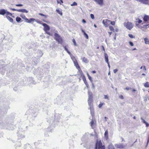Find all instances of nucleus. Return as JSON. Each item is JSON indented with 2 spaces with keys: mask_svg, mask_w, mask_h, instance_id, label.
<instances>
[{
  "mask_svg": "<svg viewBox=\"0 0 149 149\" xmlns=\"http://www.w3.org/2000/svg\"><path fill=\"white\" fill-rule=\"evenodd\" d=\"M136 21L135 22V25L138 28L140 29H146L147 26L149 27V24L144 25V23L142 20L139 18L136 19Z\"/></svg>",
  "mask_w": 149,
  "mask_h": 149,
  "instance_id": "1",
  "label": "nucleus"
},
{
  "mask_svg": "<svg viewBox=\"0 0 149 149\" xmlns=\"http://www.w3.org/2000/svg\"><path fill=\"white\" fill-rule=\"evenodd\" d=\"M88 102L89 106V108L90 110L91 113L92 114V113H93V96L92 94L89 95Z\"/></svg>",
  "mask_w": 149,
  "mask_h": 149,
  "instance_id": "2",
  "label": "nucleus"
},
{
  "mask_svg": "<svg viewBox=\"0 0 149 149\" xmlns=\"http://www.w3.org/2000/svg\"><path fill=\"white\" fill-rule=\"evenodd\" d=\"M54 39L56 40L58 44H62L63 42V40L60 35L57 33L54 34Z\"/></svg>",
  "mask_w": 149,
  "mask_h": 149,
  "instance_id": "3",
  "label": "nucleus"
},
{
  "mask_svg": "<svg viewBox=\"0 0 149 149\" xmlns=\"http://www.w3.org/2000/svg\"><path fill=\"white\" fill-rule=\"evenodd\" d=\"M104 146H103L102 143L100 140L98 141H97L95 144V149H104Z\"/></svg>",
  "mask_w": 149,
  "mask_h": 149,
  "instance_id": "4",
  "label": "nucleus"
},
{
  "mask_svg": "<svg viewBox=\"0 0 149 149\" xmlns=\"http://www.w3.org/2000/svg\"><path fill=\"white\" fill-rule=\"evenodd\" d=\"M6 16L7 19L10 22H13V19L11 18L10 17H14L13 16V15L11 13L7 11L6 13Z\"/></svg>",
  "mask_w": 149,
  "mask_h": 149,
  "instance_id": "5",
  "label": "nucleus"
},
{
  "mask_svg": "<svg viewBox=\"0 0 149 149\" xmlns=\"http://www.w3.org/2000/svg\"><path fill=\"white\" fill-rule=\"evenodd\" d=\"M124 25L127 29L129 30H131L133 27L132 23L129 22L124 23Z\"/></svg>",
  "mask_w": 149,
  "mask_h": 149,
  "instance_id": "6",
  "label": "nucleus"
},
{
  "mask_svg": "<svg viewBox=\"0 0 149 149\" xmlns=\"http://www.w3.org/2000/svg\"><path fill=\"white\" fill-rule=\"evenodd\" d=\"M42 25L44 27V31L47 34L50 35V33L48 32V31L50 30V29L49 26L45 23L43 24Z\"/></svg>",
  "mask_w": 149,
  "mask_h": 149,
  "instance_id": "7",
  "label": "nucleus"
},
{
  "mask_svg": "<svg viewBox=\"0 0 149 149\" xmlns=\"http://www.w3.org/2000/svg\"><path fill=\"white\" fill-rule=\"evenodd\" d=\"M110 23V20L108 19H104L102 21V23L106 27H107L109 26Z\"/></svg>",
  "mask_w": 149,
  "mask_h": 149,
  "instance_id": "8",
  "label": "nucleus"
},
{
  "mask_svg": "<svg viewBox=\"0 0 149 149\" xmlns=\"http://www.w3.org/2000/svg\"><path fill=\"white\" fill-rule=\"evenodd\" d=\"M74 63L75 66L76 67V68L79 70V71L80 72V73H82L83 72L76 60L75 59V61H74Z\"/></svg>",
  "mask_w": 149,
  "mask_h": 149,
  "instance_id": "9",
  "label": "nucleus"
},
{
  "mask_svg": "<svg viewBox=\"0 0 149 149\" xmlns=\"http://www.w3.org/2000/svg\"><path fill=\"white\" fill-rule=\"evenodd\" d=\"M104 58L105 59V61L106 63H107L108 66L109 68H110V66L109 62L108 56L107 54L106 53H104Z\"/></svg>",
  "mask_w": 149,
  "mask_h": 149,
  "instance_id": "10",
  "label": "nucleus"
},
{
  "mask_svg": "<svg viewBox=\"0 0 149 149\" xmlns=\"http://www.w3.org/2000/svg\"><path fill=\"white\" fill-rule=\"evenodd\" d=\"M81 76L82 77V79H83V81H84V83L86 85L87 87V88H88L89 87V85L88 84L87 82L86 81V78H85V76L83 74V73H81Z\"/></svg>",
  "mask_w": 149,
  "mask_h": 149,
  "instance_id": "11",
  "label": "nucleus"
},
{
  "mask_svg": "<svg viewBox=\"0 0 149 149\" xmlns=\"http://www.w3.org/2000/svg\"><path fill=\"white\" fill-rule=\"evenodd\" d=\"M94 1L101 6H103L104 4L103 0H94Z\"/></svg>",
  "mask_w": 149,
  "mask_h": 149,
  "instance_id": "12",
  "label": "nucleus"
},
{
  "mask_svg": "<svg viewBox=\"0 0 149 149\" xmlns=\"http://www.w3.org/2000/svg\"><path fill=\"white\" fill-rule=\"evenodd\" d=\"M143 19L144 22H147L149 21V16L145 15L144 16Z\"/></svg>",
  "mask_w": 149,
  "mask_h": 149,
  "instance_id": "13",
  "label": "nucleus"
},
{
  "mask_svg": "<svg viewBox=\"0 0 149 149\" xmlns=\"http://www.w3.org/2000/svg\"><path fill=\"white\" fill-rule=\"evenodd\" d=\"M35 19L33 18H31L29 20L27 18L25 19V21L29 23H31L32 22H33L35 20Z\"/></svg>",
  "mask_w": 149,
  "mask_h": 149,
  "instance_id": "14",
  "label": "nucleus"
},
{
  "mask_svg": "<svg viewBox=\"0 0 149 149\" xmlns=\"http://www.w3.org/2000/svg\"><path fill=\"white\" fill-rule=\"evenodd\" d=\"M115 146L118 148H123L125 146L122 144H116Z\"/></svg>",
  "mask_w": 149,
  "mask_h": 149,
  "instance_id": "15",
  "label": "nucleus"
},
{
  "mask_svg": "<svg viewBox=\"0 0 149 149\" xmlns=\"http://www.w3.org/2000/svg\"><path fill=\"white\" fill-rule=\"evenodd\" d=\"M18 12L22 13H28V11L26 9H18Z\"/></svg>",
  "mask_w": 149,
  "mask_h": 149,
  "instance_id": "16",
  "label": "nucleus"
},
{
  "mask_svg": "<svg viewBox=\"0 0 149 149\" xmlns=\"http://www.w3.org/2000/svg\"><path fill=\"white\" fill-rule=\"evenodd\" d=\"M81 59L82 60V61L85 63H88V60L87 59V58H86L85 57H83L81 58Z\"/></svg>",
  "mask_w": 149,
  "mask_h": 149,
  "instance_id": "17",
  "label": "nucleus"
},
{
  "mask_svg": "<svg viewBox=\"0 0 149 149\" xmlns=\"http://www.w3.org/2000/svg\"><path fill=\"white\" fill-rule=\"evenodd\" d=\"M6 12L4 9H1L0 10V15H3L6 14Z\"/></svg>",
  "mask_w": 149,
  "mask_h": 149,
  "instance_id": "18",
  "label": "nucleus"
},
{
  "mask_svg": "<svg viewBox=\"0 0 149 149\" xmlns=\"http://www.w3.org/2000/svg\"><path fill=\"white\" fill-rule=\"evenodd\" d=\"M81 31L83 33L85 37L87 39H88V35L84 31L83 29H81Z\"/></svg>",
  "mask_w": 149,
  "mask_h": 149,
  "instance_id": "19",
  "label": "nucleus"
},
{
  "mask_svg": "<svg viewBox=\"0 0 149 149\" xmlns=\"http://www.w3.org/2000/svg\"><path fill=\"white\" fill-rule=\"evenodd\" d=\"M108 149H115L114 147L113 146L112 144L110 143L107 147Z\"/></svg>",
  "mask_w": 149,
  "mask_h": 149,
  "instance_id": "20",
  "label": "nucleus"
},
{
  "mask_svg": "<svg viewBox=\"0 0 149 149\" xmlns=\"http://www.w3.org/2000/svg\"><path fill=\"white\" fill-rule=\"evenodd\" d=\"M145 43L146 44L149 45V39L147 38H145L144 39Z\"/></svg>",
  "mask_w": 149,
  "mask_h": 149,
  "instance_id": "21",
  "label": "nucleus"
},
{
  "mask_svg": "<svg viewBox=\"0 0 149 149\" xmlns=\"http://www.w3.org/2000/svg\"><path fill=\"white\" fill-rule=\"evenodd\" d=\"M108 131L107 130L106 131L104 134V136L106 139H108Z\"/></svg>",
  "mask_w": 149,
  "mask_h": 149,
  "instance_id": "22",
  "label": "nucleus"
},
{
  "mask_svg": "<svg viewBox=\"0 0 149 149\" xmlns=\"http://www.w3.org/2000/svg\"><path fill=\"white\" fill-rule=\"evenodd\" d=\"M144 86L146 88L149 87V82H146L144 84Z\"/></svg>",
  "mask_w": 149,
  "mask_h": 149,
  "instance_id": "23",
  "label": "nucleus"
},
{
  "mask_svg": "<svg viewBox=\"0 0 149 149\" xmlns=\"http://www.w3.org/2000/svg\"><path fill=\"white\" fill-rule=\"evenodd\" d=\"M109 26V28L111 31H112L113 32H114L115 31L114 28L113 26Z\"/></svg>",
  "mask_w": 149,
  "mask_h": 149,
  "instance_id": "24",
  "label": "nucleus"
},
{
  "mask_svg": "<svg viewBox=\"0 0 149 149\" xmlns=\"http://www.w3.org/2000/svg\"><path fill=\"white\" fill-rule=\"evenodd\" d=\"M56 12L58 13L60 15H63V13H62V12L60 10H59V9H57L56 10Z\"/></svg>",
  "mask_w": 149,
  "mask_h": 149,
  "instance_id": "25",
  "label": "nucleus"
},
{
  "mask_svg": "<svg viewBox=\"0 0 149 149\" xmlns=\"http://www.w3.org/2000/svg\"><path fill=\"white\" fill-rule=\"evenodd\" d=\"M21 20V19L19 17H17L16 18V21L18 22H20Z\"/></svg>",
  "mask_w": 149,
  "mask_h": 149,
  "instance_id": "26",
  "label": "nucleus"
},
{
  "mask_svg": "<svg viewBox=\"0 0 149 149\" xmlns=\"http://www.w3.org/2000/svg\"><path fill=\"white\" fill-rule=\"evenodd\" d=\"M125 90H132L133 91H136V90L134 89H132V88L129 87H126L125 89H124Z\"/></svg>",
  "mask_w": 149,
  "mask_h": 149,
  "instance_id": "27",
  "label": "nucleus"
},
{
  "mask_svg": "<svg viewBox=\"0 0 149 149\" xmlns=\"http://www.w3.org/2000/svg\"><path fill=\"white\" fill-rule=\"evenodd\" d=\"M104 104V103L100 102V104H99L98 106V107L99 108H101V107L103 106V105Z\"/></svg>",
  "mask_w": 149,
  "mask_h": 149,
  "instance_id": "28",
  "label": "nucleus"
},
{
  "mask_svg": "<svg viewBox=\"0 0 149 149\" xmlns=\"http://www.w3.org/2000/svg\"><path fill=\"white\" fill-rule=\"evenodd\" d=\"M87 75L88 76V78L92 82V77H91V76L88 74H87Z\"/></svg>",
  "mask_w": 149,
  "mask_h": 149,
  "instance_id": "29",
  "label": "nucleus"
},
{
  "mask_svg": "<svg viewBox=\"0 0 149 149\" xmlns=\"http://www.w3.org/2000/svg\"><path fill=\"white\" fill-rule=\"evenodd\" d=\"M38 15L40 16H43L45 18H46L47 17V15H45L42 13H39L38 14Z\"/></svg>",
  "mask_w": 149,
  "mask_h": 149,
  "instance_id": "30",
  "label": "nucleus"
},
{
  "mask_svg": "<svg viewBox=\"0 0 149 149\" xmlns=\"http://www.w3.org/2000/svg\"><path fill=\"white\" fill-rule=\"evenodd\" d=\"M110 24L113 26L115 25V22L114 21H110Z\"/></svg>",
  "mask_w": 149,
  "mask_h": 149,
  "instance_id": "31",
  "label": "nucleus"
},
{
  "mask_svg": "<svg viewBox=\"0 0 149 149\" xmlns=\"http://www.w3.org/2000/svg\"><path fill=\"white\" fill-rule=\"evenodd\" d=\"M64 48L67 51V52L69 54H70V52L68 51V49L66 48V47L65 46L64 47Z\"/></svg>",
  "mask_w": 149,
  "mask_h": 149,
  "instance_id": "32",
  "label": "nucleus"
},
{
  "mask_svg": "<svg viewBox=\"0 0 149 149\" xmlns=\"http://www.w3.org/2000/svg\"><path fill=\"white\" fill-rule=\"evenodd\" d=\"M128 36L131 38H134L135 37L131 34H129Z\"/></svg>",
  "mask_w": 149,
  "mask_h": 149,
  "instance_id": "33",
  "label": "nucleus"
},
{
  "mask_svg": "<svg viewBox=\"0 0 149 149\" xmlns=\"http://www.w3.org/2000/svg\"><path fill=\"white\" fill-rule=\"evenodd\" d=\"M23 19H24V20L26 18V17L25 16V15H20V16Z\"/></svg>",
  "mask_w": 149,
  "mask_h": 149,
  "instance_id": "34",
  "label": "nucleus"
},
{
  "mask_svg": "<svg viewBox=\"0 0 149 149\" xmlns=\"http://www.w3.org/2000/svg\"><path fill=\"white\" fill-rule=\"evenodd\" d=\"M77 3L75 2H74L71 5L72 6H77Z\"/></svg>",
  "mask_w": 149,
  "mask_h": 149,
  "instance_id": "35",
  "label": "nucleus"
},
{
  "mask_svg": "<svg viewBox=\"0 0 149 149\" xmlns=\"http://www.w3.org/2000/svg\"><path fill=\"white\" fill-rule=\"evenodd\" d=\"M60 2L59 1H57V3H60V4H61L63 3V2L62 0H60Z\"/></svg>",
  "mask_w": 149,
  "mask_h": 149,
  "instance_id": "36",
  "label": "nucleus"
},
{
  "mask_svg": "<svg viewBox=\"0 0 149 149\" xmlns=\"http://www.w3.org/2000/svg\"><path fill=\"white\" fill-rule=\"evenodd\" d=\"M72 41L74 43V45L75 46H76L77 45V44H76V41H75V40L73 39V40H72Z\"/></svg>",
  "mask_w": 149,
  "mask_h": 149,
  "instance_id": "37",
  "label": "nucleus"
},
{
  "mask_svg": "<svg viewBox=\"0 0 149 149\" xmlns=\"http://www.w3.org/2000/svg\"><path fill=\"white\" fill-rule=\"evenodd\" d=\"M90 16L92 19H94V16L93 14H91L90 15Z\"/></svg>",
  "mask_w": 149,
  "mask_h": 149,
  "instance_id": "38",
  "label": "nucleus"
},
{
  "mask_svg": "<svg viewBox=\"0 0 149 149\" xmlns=\"http://www.w3.org/2000/svg\"><path fill=\"white\" fill-rule=\"evenodd\" d=\"M141 119L142 120L143 122V123L145 124V123H146V122L142 118H141Z\"/></svg>",
  "mask_w": 149,
  "mask_h": 149,
  "instance_id": "39",
  "label": "nucleus"
},
{
  "mask_svg": "<svg viewBox=\"0 0 149 149\" xmlns=\"http://www.w3.org/2000/svg\"><path fill=\"white\" fill-rule=\"evenodd\" d=\"M93 124H94V121L93 120H92V121H91L90 123L91 125V127H92L93 125Z\"/></svg>",
  "mask_w": 149,
  "mask_h": 149,
  "instance_id": "40",
  "label": "nucleus"
},
{
  "mask_svg": "<svg viewBox=\"0 0 149 149\" xmlns=\"http://www.w3.org/2000/svg\"><path fill=\"white\" fill-rule=\"evenodd\" d=\"M37 22L39 24H42H42L44 23H42V21H37Z\"/></svg>",
  "mask_w": 149,
  "mask_h": 149,
  "instance_id": "41",
  "label": "nucleus"
},
{
  "mask_svg": "<svg viewBox=\"0 0 149 149\" xmlns=\"http://www.w3.org/2000/svg\"><path fill=\"white\" fill-rule=\"evenodd\" d=\"M104 99L109 100L108 97L107 95H104Z\"/></svg>",
  "mask_w": 149,
  "mask_h": 149,
  "instance_id": "42",
  "label": "nucleus"
},
{
  "mask_svg": "<svg viewBox=\"0 0 149 149\" xmlns=\"http://www.w3.org/2000/svg\"><path fill=\"white\" fill-rule=\"evenodd\" d=\"M129 43L130 44V45L131 46H134V44L133 43V42H129Z\"/></svg>",
  "mask_w": 149,
  "mask_h": 149,
  "instance_id": "43",
  "label": "nucleus"
},
{
  "mask_svg": "<svg viewBox=\"0 0 149 149\" xmlns=\"http://www.w3.org/2000/svg\"><path fill=\"white\" fill-rule=\"evenodd\" d=\"M15 6H23V5L22 4H17L15 5Z\"/></svg>",
  "mask_w": 149,
  "mask_h": 149,
  "instance_id": "44",
  "label": "nucleus"
},
{
  "mask_svg": "<svg viewBox=\"0 0 149 149\" xmlns=\"http://www.w3.org/2000/svg\"><path fill=\"white\" fill-rule=\"evenodd\" d=\"M11 10L14 11H17L18 12V9H16L14 8H11Z\"/></svg>",
  "mask_w": 149,
  "mask_h": 149,
  "instance_id": "45",
  "label": "nucleus"
},
{
  "mask_svg": "<svg viewBox=\"0 0 149 149\" xmlns=\"http://www.w3.org/2000/svg\"><path fill=\"white\" fill-rule=\"evenodd\" d=\"M117 71H118V69H114L113 70V72L114 73H116L117 72Z\"/></svg>",
  "mask_w": 149,
  "mask_h": 149,
  "instance_id": "46",
  "label": "nucleus"
},
{
  "mask_svg": "<svg viewBox=\"0 0 149 149\" xmlns=\"http://www.w3.org/2000/svg\"><path fill=\"white\" fill-rule=\"evenodd\" d=\"M119 97L121 99H123V97L122 95H120Z\"/></svg>",
  "mask_w": 149,
  "mask_h": 149,
  "instance_id": "47",
  "label": "nucleus"
},
{
  "mask_svg": "<svg viewBox=\"0 0 149 149\" xmlns=\"http://www.w3.org/2000/svg\"><path fill=\"white\" fill-rule=\"evenodd\" d=\"M72 59L73 60L74 63V61H75V59L76 60L74 57H72Z\"/></svg>",
  "mask_w": 149,
  "mask_h": 149,
  "instance_id": "48",
  "label": "nucleus"
},
{
  "mask_svg": "<svg viewBox=\"0 0 149 149\" xmlns=\"http://www.w3.org/2000/svg\"><path fill=\"white\" fill-rule=\"evenodd\" d=\"M108 33L109 34V37H110V36H111V34L112 33V32H108Z\"/></svg>",
  "mask_w": 149,
  "mask_h": 149,
  "instance_id": "49",
  "label": "nucleus"
},
{
  "mask_svg": "<svg viewBox=\"0 0 149 149\" xmlns=\"http://www.w3.org/2000/svg\"><path fill=\"white\" fill-rule=\"evenodd\" d=\"M145 124L146 127H148L149 126V124L147 122H146V123H145Z\"/></svg>",
  "mask_w": 149,
  "mask_h": 149,
  "instance_id": "50",
  "label": "nucleus"
},
{
  "mask_svg": "<svg viewBox=\"0 0 149 149\" xmlns=\"http://www.w3.org/2000/svg\"><path fill=\"white\" fill-rule=\"evenodd\" d=\"M82 22L83 23H86V22L84 19H83L82 20Z\"/></svg>",
  "mask_w": 149,
  "mask_h": 149,
  "instance_id": "51",
  "label": "nucleus"
},
{
  "mask_svg": "<svg viewBox=\"0 0 149 149\" xmlns=\"http://www.w3.org/2000/svg\"><path fill=\"white\" fill-rule=\"evenodd\" d=\"M115 31L116 32H118V28H116Z\"/></svg>",
  "mask_w": 149,
  "mask_h": 149,
  "instance_id": "52",
  "label": "nucleus"
},
{
  "mask_svg": "<svg viewBox=\"0 0 149 149\" xmlns=\"http://www.w3.org/2000/svg\"><path fill=\"white\" fill-rule=\"evenodd\" d=\"M143 68L144 69V70L145 71H146V66H143Z\"/></svg>",
  "mask_w": 149,
  "mask_h": 149,
  "instance_id": "53",
  "label": "nucleus"
},
{
  "mask_svg": "<svg viewBox=\"0 0 149 149\" xmlns=\"http://www.w3.org/2000/svg\"><path fill=\"white\" fill-rule=\"evenodd\" d=\"M92 73H95L96 72L95 71H93L91 72Z\"/></svg>",
  "mask_w": 149,
  "mask_h": 149,
  "instance_id": "54",
  "label": "nucleus"
},
{
  "mask_svg": "<svg viewBox=\"0 0 149 149\" xmlns=\"http://www.w3.org/2000/svg\"><path fill=\"white\" fill-rule=\"evenodd\" d=\"M102 49H103V50L104 52H105V49H104V47L103 46H102Z\"/></svg>",
  "mask_w": 149,
  "mask_h": 149,
  "instance_id": "55",
  "label": "nucleus"
},
{
  "mask_svg": "<svg viewBox=\"0 0 149 149\" xmlns=\"http://www.w3.org/2000/svg\"><path fill=\"white\" fill-rule=\"evenodd\" d=\"M149 142V136L148 137V140H147V145L148 144V143Z\"/></svg>",
  "mask_w": 149,
  "mask_h": 149,
  "instance_id": "56",
  "label": "nucleus"
},
{
  "mask_svg": "<svg viewBox=\"0 0 149 149\" xmlns=\"http://www.w3.org/2000/svg\"><path fill=\"white\" fill-rule=\"evenodd\" d=\"M107 118L106 117H104V119H105V122L107 121Z\"/></svg>",
  "mask_w": 149,
  "mask_h": 149,
  "instance_id": "57",
  "label": "nucleus"
},
{
  "mask_svg": "<svg viewBox=\"0 0 149 149\" xmlns=\"http://www.w3.org/2000/svg\"><path fill=\"white\" fill-rule=\"evenodd\" d=\"M21 138H24V135H22V136H21Z\"/></svg>",
  "mask_w": 149,
  "mask_h": 149,
  "instance_id": "58",
  "label": "nucleus"
},
{
  "mask_svg": "<svg viewBox=\"0 0 149 149\" xmlns=\"http://www.w3.org/2000/svg\"><path fill=\"white\" fill-rule=\"evenodd\" d=\"M116 33H115V37H114V39L115 40L116 39Z\"/></svg>",
  "mask_w": 149,
  "mask_h": 149,
  "instance_id": "59",
  "label": "nucleus"
},
{
  "mask_svg": "<svg viewBox=\"0 0 149 149\" xmlns=\"http://www.w3.org/2000/svg\"><path fill=\"white\" fill-rule=\"evenodd\" d=\"M146 100H147V98H145L144 99V100L145 101H146Z\"/></svg>",
  "mask_w": 149,
  "mask_h": 149,
  "instance_id": "60",
  "label": "nucleus"
},
{
  "mask_svg": "<svg viewBox=\"0 0 149 149\" xmlns=\"http://www.w3.org/2000/svg\"><path fill=\"white\" fill-rule=\"evenodd\" d=\"M133 118H134V119H135L136 118V117L135 116H134V117H133Z\"/></svg>",
  "mask_w": 149,
  "mask_h": 149,
  "instance_id": "61",
  "label": "nucleus"
},
{
  "mask_svg": "<svg viewBox=\"0 0 149 149\" xmlns=\"http://www.w3.org/2000/svg\"><path fill=\"white\" fill-rule=\"evenodd\" d=\"M94 26H95V27H97V26H96V25L95 24H94Z\"/></svg>",
  "mask_w": 149,
  "mask_h": 149,
  "instance_id": "62",
  "label": "nucleus"
},
{
  "mask_svg": "<svg viewBox=\"0 0 149 149\" xmlns=\"http://www.w3.org/2000/svg\"><path fill=\"white\" fill-rule=\"evenodd\" d=\"M142 75H144V76L145 75V74H144V73Z\"/></svg>",
  "mask_w": 149,
  "mask_h": 149,
  "instance_id": "63",
  "label": "nucleus"
},
{
  "mask_svg": "<svg viewBox=\"0 0 149 149\" xmlns=\"http://www.w3.org/2000/svg\"><path fill=\"white\" fill-rule=\"evenodd\" d=\"M143 67V66H142L141 67V68H140V69H142Z\"/></svg>",
  "mask_w": 149,
  "mask_h": 149,
  "instance_id": "64",
  "label": "nucleus"
}]
</instances>
